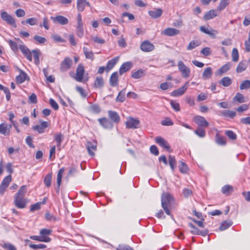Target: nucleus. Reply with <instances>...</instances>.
Segmentation results:
<instances>
[{
    "label": "nucleus",
    "instance_id": "obj_7",
    "mask_svg": "<svg viewBox=\"0 0 250 250\" xmlns=\"http://www.w3.org/2000/svg\"><path fill=\"white\" fill-rule=\"evenodd\" d=\"M84 72V66L82 64H79L76 69V76L75 79L79 82L82 81Z\"/></svg>",
    "mask_w": 250,
    "mask_h": 250
},
{
    "label": "nucleus",
    "instance_id": "obj_13",
    "mask_svg": "<svg viewBox=\"0 0 250 250\" xmlns=\"http://www.w3.org/2000/svg\"><path fill=\"white\" fill-rule=\"evenodd\" d=\"M51 19L54 23H59L61 25H66L68 23L67 18L61 15L57 16L55 17H51Z\"/></svg>",
    "mask_w": 250,
    "mask_h": 250
},
{
    "label": "nucleus",
    "instance_id": "obj_51",
    "mask_svg": "<svg viewBox=\"0 0 250 250\" xmlns=\"http://www.w3.org/2000/svg\"><path fill=\"white\" fill-rule=\"evenodd\" d=\"M1 247L7 250H17L15 246L9 243H4L3 244L1 245Z\"/></svg>",
    "mask_w": 250,
    "mask_h": 250
},
{
    "label": "nucleus",
    "instance_id": "obj_48",
    "mask_svg": "<svg viewBox=\"0 0 250 250\" xmlns=\"http://www.w3.org/2000/svg\"><path fill=\"white\" fill-rule=\"evenodd\" d=\"M250 87V80H245L242 82L240 85L241 90L247 89Z\"/></svg>",
    "mask_w": 250,
    "mask_h": 250
},
{
    "label": "nucleus",
    "instance_id": "obj_36",
    "mask_svg": "<svg viewBox=\"0 0 250 250\" xmlns=\"http://www.w3.org/2000/svg\"><path fill=\"white\" fill-rule=\"evenodd\" d=\"M125 89L121 90L116 98V101L118 102H123L125 99Z\"/></svg>",
    "mask_w": 250,
    "mask_h": 250
},
{
    "label": "nucleus",
    "instance_id": "obj_22",
    "mask_svg": "<svg viewBox=\"0 0 250 250\" xmlns=\"http://www.w3.org/2000/svg\"><path fill=\"white\" fill-rule=\"evenodd\" d=\"M109 118L114 123H119L120 120V117L118 114L115 111L109 110L108 111Z\"/></svg>",
    "mask_w": 250,
    "mask_h": 250
},
{
    "label": "nucleus",
    "instance_id": "obj_2",
    "mask_svg": "<svg viewBox=\"0 0 250 250\" xmlns=\"http://www.w3.org/2000/svg\"><path fill=\"white\" fill-rule=\"evenodd\" d=\"M177 66L178 69L181 72L183 78H188L189 77L190 74V70L182 61H178Z\"/></svg>",
    "mask_w": 250,
    "mask_h": 250
},
{
    "label": "nucleus",
    "instance_id": "obj_63",
    "mask_svg": "<svg viewBox=\"0 0 250 250\" xmlns=\"http://www.w3.org/2000/svg\"><path fill=\"white\" fill-rule=\"evenodd\" d=\"M188 226L191 228V233L193 234L198 235L199 230L191 223H189Z\"/></svg>",
    "mask_w": 250,
    "mask_h": 250
},
{
    "label": "nucleus",
    "instance_id": "obj_41",
    "mask_svg": "<svg viewBox=\"0 0 250 250\" xmlns=\"http://www.w3.org/2000/svg\"><path fill=\"white\" fill-rule=\"evenodd\" d=\"M54 139L57 142V146H60L63 139V135L61 133H57L54 135Z\"/></svg>",
    "mask_w": 250,
    "mask_h": 250
},
{
    "label": "nucleus",
    "instance_id": "obj_30",
    "mask_svg": "<svg viewBox=\"0 0 250 250\" xmlns=\"http://www.w3.org/2000/svg\"><path fill=\"white\" fill-rule=\"evenodd\" d=\"M212 74V68L210 67L206 68L203 72L202 78L204 79H208Z\"/></svg>",
    "mask_w": 250,
    "mask_h": 250
},
{
    "label": "nucleus",
    "instance_id": "obj_29",
    "mask_svg": "<svg viewBox=\"0 0 250 250\" xmlns=\"http://www.w3.org/2000/svg\"><path fill=\"white\" fill-rule=\"evenodd\" d=\"M217 14L214 10H211L208 11L204 16L205 20H209L216 17Z\"/></svg>",
    "mask_w": 250,
    "mask_h": 250
},
{
    "label": "nucleus",
    "instance_id": "obj_52",
    "mask_svg": "<svg viewBox=\"0 0 250 250\" xmlns=\"http://www.w3.org/2000/svg\"><path fill=\"white\" fill-rule=\"evenodd\" d=\"M9 45L11 49L15 52L18 50V44L17 42L10 40L8 41Z\"/></svg>",
    "mask_w": 250,
    "mask_h": 250
},
{
    "label": "nucleus",
    "instance_id": "obj_20",
    "mask_svg": "<svg viewBox=\"0 0 250 250\" xmlns=\"http://www.w3.org/2000/svg\"><path fill=\"white\" fill-rule=\"evenodd\" d=\"M200 29L202 32L209 35L213 38H215V35L218 34L217 31L213 29H207L205 26H203L200 27Z\"/></svg>",
    "mask_w": 250,
    "mask_h": 250
},
{
    "label": "nucleus",
    "instance_id": "obj_27",
    "mask_svg": "<svg viewBox=\"0 0 250 250\" xmlns=\"http://www.w3.org/2000/svg\"><path fill=\"white\" fill-rule=\"evenodd\" d=\"M219 83L225 87H228L231 84L232 80L229 77H224L219 81Z\"/></svg>",
    "mask_w": 250,
    "mask_h": 250
},
{
    "label": "nucleus",
    "instance_id": "obj_39",
    "mask_svg": "<svg viewBox=\"0 0 250 250\" xmlns=\"http://www.w3.org/2000/svg\"><path fill=\"white\" fill-rule=\"evenodd\" d=\"M83 24H77L76 28V33L80 38H82L83 36Z\"/></svg>",
    "mask_w": 250,
    "mask_h": 250
},
{
    "label": "nucleus",
    "instance_id": "obj_58",
    "mask_svg": "<svg viewBox=\"0 0 250 250\" xmlns=\"http://www.w3.org/2000/svg\"><path fill=\"white\" fill-rule=\"evenodd\" d=\"M49 103L51 106L55 110H57L59 109L58 104L56 102L55 100L51 98L49 99Z\"/></svg>",
    "mask_w": 250,
    "mask_h": 250
},
{
    "label": "nucleus",
    "instance_id": "obj_35",
    "mask_svg": "<svg viewBox=\"0 0 250 250\" xmlns=\"http://www.w3.org/2000/svg\"><path fill=\"white\" fill-rule=\"evenodd\" d=\"M27 189L26 187L25 186H21L18 192L15 194V197H25V194L26 192Z\"/></svg>",
    "mask_w": 250,
    "mask_h": 250
},
{
    "label": "nucleus",
    "instance_id": "obj_33",
    "mask_svg": "<svg viewBox=\"0 0 250 250\" xmlns=\"http://www.w3.org/2000/svg\"><path fill=\"white\" fill-rule=\"evenodd\" d=\"M86 5V0H77V8L79 11L82 12L84 10Z\"/></svg>",
    "mask_w": 250,
    "mask_h": 250
},
{
    "label": "nucleus",
    "instance_id": "obj_14",
    "mask_svg": "<svg viewBox=\"0 0 250 250\" xmlns=\"http://www.w3.org/2000/svg\"><path fill=\"white\" fill-rule=\"evenodd\" d=\"M100 125L104 128L111 129L113 127V124L108 119L102 118L98 119Z\"/></svg>",
    "mask_w": 250,
    "mask_h": 250
},
{
    "label": "nucleus",
    "instance_id": "obj_17",
    "mask_svg": "<svg viewBox=\"0 0 250 250\" xmlns=\"http://www.w3.org/2000/svg\"><path fill=\"white\" fill-rule=\"evenodd\" d=\"M97 143L96 142H87L86 144V148L89 154L91 156L94 155V151L96 150Z\"/></svg>",
    "mask_w": 250,
    "mask_h": 250
},
{
    "label": "nucleus",
    "instance_id": "obj_62",
    "mask_svg": "<svg viewBox=\"0 0 250 250\" xmlns=\"http://www.w3.org/2000/svg\"><path fill=\"white\" fill-rule=\"evenodd\" d=\"M170 105L171 106H172V107L176 111H180V105H179V104L174 101H171L170 102Z\"/></svg>",
    "mask_w": 250,
    "mask_h": 250
},
{
    "label": "nucleus",
    "instance_id": "obj_61",
    "mask_svg": "<svg viewBox=\"0 0 250 250\" xmlns=\"http://www.w3.org/2000/svg\"><path fill=\"white\" fill-rule=\"evenodd\" d=\"M26 23L31 25H35L38 23V20L35 18H31L26 20Z\"/></svg>",
    "mask_w": 250,
    "mask_h": 250
},
{
    "label": "nucleus",
    "instance_id": "obj_64",
    "mask_svg": "<svg viewBox=\"0 0 250 250\" xmlns=\"http://www.w3.org/2000/svg\"><path fill=\"white\" fill-rule=\"evenodd\" d=\"M161 124L163 125L170 126L173 125L172 121L169 118H167L162 121Z\"/></svg>",
    "mask_w": 250,
    "mask_h": 250
},
{
    "label": "nucleus",
    "instance_id": "obj_11",
    "mask_svg": "<svg viewBox=\"0 0 250 250\" xmlns=\"http://www.w3.org/2000/svg\"><path fill=\"white\" fill-rule=\"evenodd\" d=\"M19 48L27 59L30 62L32 61V59L31 52L29 49L23 44H20L19 45Z\"/></svg>",
    "mask_w": 250,
    "mask_h": 250
},
{
    "label": "nucleus",
    "instance_id": "obj_12",
    "mask_svg": "<svg viewBox=\"0 0 250 250\" xmlns=\"http://www.w3.org/2000/svg\"><path fill=\"white\" fill-rule=\"evenodd\" d=\"M194 122L200 127H207L209 124L205 118L202 116H196L194 118Z\"/></svg>",
    "mask_w": 250,
    "mask_h": 250
},
{
    "label": "nucleus",
    "instance_id": "obj_60",
    "mask_svg": "<svg viewBox=\"0 0 250 250\" xmlns=\"http://www.w3.org/2000/svg\"><path fill=\"white\" fill-rule=\"evenodd\" d=\"M117 250H133L131 247L128 245H119L117 249Z\"/></svg>",
    "mask_w": 250,
    "mask_h": 250
},
{
    "label": "nucleus",
    "instance_id": "obj_23",
    "mask_svg": "<svg viewBox=\"0 0 250 250\" xmlns=\"http://www.w3.org/2000/svg\"><path fill=\"white\" fill-rule=\"evenodd\" d=\"M247 66V64L245 61H241L238 63L236 67V71L238 73H240L245 71Z\"/></svg>",
    "mask_w": 250,
    "mask_h": 250
},
{
    "label": "nucleus",
    "instance_id": "obj_19",
    "mask_svg": "<svg viewBox=\"0 0 250 250\" xmlns=\"http://www.w3.org/2000/svg\"><path fill=\"white\" fill-rule=\"evenodd\" d=\"M149 15L153 19H157L160 17L163 13V10L161 8L155 9L148 12Z\"/></svg>",
    "mask_w": 250,
    "mask_h": 250
},
{
    "label": "nucleus",
    "instance_id": "obj_1",
    "mask_svg": "<svg viewBox=\"0 0 250 250\" xmlns=\"http://www.w3.org/2000/svg\"><path fill=\"white\" fill-rule=\"evenodd\" d=\"M174 201L173 197L169 193L164 192L161 196L162 207L168 215H170V209Z\"/></svg>",
    "mask_w": 250,
    "mask_h": 250
},
{
    "label": "nucleus",
    "instance_id": "obj_5",
    "mask_svg": "<svg viewBox=\"0 0 250 250\" xmlns=\"http://www.w3.org/2000/svg\"><path fill=\"white\" fill-rule=\"evenodd\" d=\"M72 60L69 57H66L62 62L60 64V69L61 71H66L70 69L72 64Z\"/></svg>",
    "mask_w": 250,
    "mask_h": 250
},
{
    "label": "nucleus",
    "instance_id": "obj_34",
    "mask_svg": "<svg viewBox=\"0 0 250 250\" xmlns=\"http://www.w3.org/2000/svg\"><path fill=\"white\" fill-rule=\"evenodd\" d=\"M229 4V1L228 0H221L219 5L217 7L216 10L218 11L223 10Z\"/></svg>",
    "mask_w": 250,
    "mask_h": 250
},
{
    "label": "nucleus",
    "instance_id": "obj_45",
    "mask_svg": "<svg viewBox=\"0 0 250 250\" xmlns=\"http://www.w3.org/2000/svg\"><path fill=\"white\" fill-rule=\"evenodd\" d=\"M216 142L220 145H225L226 144V141L223 137L220 136L218 134H217L215 136Z\"/></svg>",
    "mask_w": 250,
    "mask_h": 250
},
{
    "label": "nucleus",
    "instance_id": "obj_49",
    "mask_svg": "<svg viewBox=\"0 0 250 250\" xmlns=\"http://www.w3.org/2000/svg\"><path fill=\"white\" fill-rule=\"evenodd\" d=\"M52 177V174L51 173H48L44 178V183L47 187H49L51 186Z\"/></svg>",
    "mask_w": 250,
    "mask_h": 250
},
{
    "label": "nucleus",
    "instance_id": "obj_44",
    "mask_svg": "<svg viewBox=\"0 0 250 250\" xmlns=\"http://www.w3.org/2000/svg\"><path fill=\"white\" fill-rule=\"evenodd\" d=\"M194 133L199 137L203 138L206 135L205 130L201 127L198 126Z\"/></svg>",
    "mask_w": 250,
    "mask_h": 250
},
{
    "label": "nucleus",
    "instance_id": "obj_32",
    "mask_svg": "<svg viewBox=\"0 0 250 250\" xmlns=\"http://www.w3.org/2000/svg\"><path fill=\"white\" fill-rule=\"evenodd\" d=\"M145 75V71L139 69L132 73L131 76L134 79H139Z\"/></svg>",
    "mask_w": 250,
    "mask_h": 250
},
{
    "label": "nucleus",
    "instance_id": "obj_59",
    "mask_svg": "<svg viewBox=\"0 0 250 250\" xmlns=\"http://www.w3.org/2000/svg\"><path fill=\"white\" fill-rule=\"evenodd\" d=\"M41 202H38L36 204L31 205L30 210L31 212H33L35 210H39L41 208Z\"/></svg>",
    "mask_w": 250,
    "mask_h": 250
},
{
    "label": "nucleus",
    "instance_id": "obj_40",
    "mask_svg": "<svg viewBox=\"0 0 250 250\" xmlns=\"http://www.w3.org/2000/svg\"><path fill=\"white\" fill-rule=\"evenodd\" d=\"M168 162L171 169L173 170L176 165L175 156L169 155L168 157Z\"/></svg>",
    "mask_w": 250,
    "mask_h": 250
},
{
    "label": "nucleus",
    "instance_id": "obj_53",
    "mask_svg": "<svg viewBox=\"0 0 250 250\" xmlns=\"http://www.w3.org/2000/svg\"><path fill=\"white\" fill-rule=\"evenodd\" d=\"M225 134L230 139L234 140L236 139V135L231 130H227Z\"/></svg>",
    "mask_w": 250,
    "mask_h": 250
},
{
    "label": "nucleus",
    "instance_id": "obj_55",
    "mask_svg": "<svg viewBox=\"0 0 250 250\" xmlns=\"http://www.w3.org/2000/svg\"><path fill=\"white\" fill-rule=\"evenodd\" d=\"M29 247L33 249H44L46 248V246L44 244H40L38 245H35V244H30L29 245Z\"/></svg>",
    "mask_w": 250,
    "mask_h": 250
},
{
    "label": "nucleus",
    "instance_id": "obj_47",
    "mask_svg": "<svg viewBox=\"0 0 250 250\" xmlns=\"http://www.w3.org/2000/svg\"><path fill=\"white\" fill-rule=\"evenodd\" d=\"M200 44V42L198 41H192L189 42L187 49L188 50H192L195 48L196 47L199 46Z\"/></svg>",
    "mask_w": 250,
    "mask_h": 250
},
{
    "label": "nucleus",
    "instance_id": "obj_25",
    "mask_svg": "<svg viewBox=\"0 0 250 250\" xmlns=\"http://www.w3.org/2000/svg\"><path fill=\"white\" fill-rule=\"evenodd\" d=\"M20 75L17 76L16 77V81L17 83H21L25 81L26 78L27 77V74L22 70L20 69Z\"/></svg>",
    "mask_w": 250,
    "mask_h": 250
},
{
    "label": "nucleus",
    "instance_id": "obj_24",
    "mask_svg": "<svg viewBox=\"0 0 250 250\" xmlns=\"http://www.w3.org/2000/svg\"><path fill=\"white\" fill-rule=\"evenodd\" d=\"M118 60L119 57H115L109 60L107 63L106 66V70L108 71L109 70L111 69L116 64Z\"/></svg>",
    "mask_w": 250,
    "mask_h": 250
},
{
    "label": "nucleus",
    "instance_id": "obj_37",
    "mask_svg": "<svg viewBox=\"0 0 250 250\" xmlns=\"http://www.w3.org/2000/svg\"><path fill=\"white\" fill-rule=\"evenodd\" d=\"M64 170H65L64 168L62 167L59 170V171L58 172L57 183V185H58V186L59 188H60V186L61 184L62 176V174L64 171Z\"/></svg>",
    "mask_w": 250,
    "mask_h": 250
},
{
    "label": "nucleus",
    "instance_id": "obj_54",
    "mask_svg": "<svg viewBox=\"0 0 250 250\" xmlns=\"http://www.w3.org/2000/svg\"><path fill=\"white\" fill-rule=\"evenodd\" d=\"M34 39L37 41L38 43L41 44H43L46 42V40L45 38L36 35L34 37Z\"/></svg>",
    "mask_w": 250,
    "mask_h": 250
},
{
    "label": "nucleus",
    "instance_id": "obj_43",
    "mask_svg": "<svg viewBox=\"0 0 250 250\" xmlns=\"http://www.w3.org/2000/svg\"><path fill=\"white\" fill-rule=\"evenodd\" d=\"M232 222L231 221H226L223 222L220 226L219 229L221 230H224L227 229L231 226Z\"/></svg>",
    "mask_w": 250,
    "mask_h": 250
},
{
    "label": "nucleus",
    "instance_id": "obj_56",
    "mask_svg": "<svg viewBox=\"0 0 250 250\" xmlns=\"http://www.w3.org/2000/svg\"><path fill=\"white\" fill-rule=\"evenodd\" d=\"M12 181V177L11 175H9L5 177L4 179L2 180L1 184L6 185L8 187L10 183Z\"/></svg>",
    "mask_w": 250,
    "mask_h": 250
},
{
    "label": "nucleus",
    "instance_id": "obj_18",
    "mask_svg": "<svg viewBox=\"0 0 250 250\" xmlns=\"http://www.w3.org/2000/svg\"><path fill=\"white\" fill-rule=\"evenodd\" d=\"M231 63L229 62L223 65L218 71L215 73L216 76H222L223 74L228 72L230 68Z\"/></svg>",
    "mask_w": 250,
    "mask_h": 250
},
{
    "label": "nucleus",
    "instance_id": "obj_28",
    "mask_svg": "<svg viewBox=\"0 0 250 250\" xmlns=\"http://www.w3.org/2000/svg\"><path fill=\"white\" fill-rule=\"evenodd\" d=\"M83 50L84 56L86 59L91 60L94 59V55L92 51L89 50V49L86 47H83Z\"/></svg>",
    "mask_w": 250,
    "mask_h": 250
},
{
    "label": "nucleus",
    "instance_id": "obj_6",
    "mask_svg": "<svg viewBox=\"0 0 250 250\" xmlns=\"http://www.w3.org/2000/svg\"><path fill=\"white\" fill-rule=\"evenodd\" d=\"M40 125H36L32 127V129L34 130H37L39 133L42 134L44 132L45 128H46L49 125L47 122L40 121Z\"/></svg>",
    "mask_w": 250,
    "mask_h": 250
},
{
    "label": "nucleus",
    "instance_id": "obj_10",
    "mask_svg": "<svg viewBox=\"0 0 250 250\" xmlns=\"http://www.w3.org/2000/svg\"><path fill=\"white\" fill-rule=\"evenodd\" d=\"M188 82H186L183 86L181 87L177 90L173 91L171 93V96L174 97H178L183 95L188 89Z\"/></svg>",
    "mask_w": 250,
    "mask_h": 250
},
{
    "label": "nucleus",
    "instance_id": "obj_42",
    "mask_svg": "<svg viewBox=\"0 0 250 250\" xmlns=\"http://www.w3.org/2000/svg\"><path fill=\"white\" fill-rule=\"evenodd\" d=\"M233 100L234 101H236L239 103H243L245 102L244 96L243 94L239 92L236 93Z\"/></svg>",
    "mask_w": 250,
    "mask_h": 250
},
{
    "label": "nucleus",
    "instance_id": "obj_31",
    "mask_svg": "<svg viewBox=\"0 0 250 250\" xmlns=\"http://www.w3.org/2000/svg\"><path fill=\"white\" fill-rule=\"evenodd\" d=\"M110 84L112 86H115L118 84V73L114 72L110 78Z\"/></svg>",
    "mask_w": 250,
    "mask_h": 250
},
{
    "label": "nucleus",
    "instance_id": "obj_46",
    "mask_svg": "<svg viewBox=\"0 0 250 250\" xmlns=\"http://www.w3.org/2000/svg\"><path fill=\"white\" fill-rule=\"evenodd\" d=\"M232 61L234 62H236L239 60V54L238 50L236 48H234L232 51Z\"/></svg>",
    "mask_w": 250,
    "mask_h": 250
},
{
    "label": "nucleus",
    "instance_id": "obj_3",
    "mask_svg": "<svg viewBox=\"0 0 250 250\" xmlns=\"http://www.w3.org/2000/svg\"><path fill=\"white\" fill-rule=\"evenodd\" d=\"M28 200L25 197L14 196V203L15 206L19 208H24L26 207Z\"/></svg>",
    "mask_w": 250,
    "mask_h": 250
},
{
    "label": "nucleus",
    "instance_id": "obj_50",
    "mask_svg": "<svg viewBox=\"0 0 250 250\" xmlns=\"http://www.w3.org/2000/svg\"><path fill=\"white\" fill-rule=\"evenodd\" d=\"M180 171L183 173H186L188 172V168L187 165L182 161L180 162V164L179 166Z\"/></svg>",
    "mask_w": 250,
    "mask_h": 250
},
{
    "label": "nucleus",
    "instance_id": "obj_15",
    "mask_svg": "<svg viewBox=\"0 0 250 250\" xmlns=\"http://www.w3.org/2000/svg\"><path fill=\"white\" fill-rule=\"evenodd\" d=\"M180 33V31L174 28H167L162 31V34L167 36H173Z\"/></svg>",
    "mask_w": 250,
    "mask_h": 250
},
{
    "label": "nucleus",
    "instance_id": "obj_21",
    "mask_svg": "<svg viewBox=\"0 0 250 250\" xmlns=\"http://www.w3.org/2000/svg\"><path fill=\"white\" fill-rule=\"evenodd\" d=\"M132 64L131 62H127L124 63L120 67L119 73L120 75L129 70L132 67Z\"/></svg>",
    "mask_w": 250,
    "mask_h": 250
},
{
    "label": "nucleus",
    "instance_id": "obj_4",
    "mask_svg": "<svg viewBox=\"0 0 250 250\" xmlns=\"http://www.w3.org/2000/svg\"><path fill=\"white\" fill-rule=\"evenodd\" d=\"M140 121L135 118L129 117L125 122L126 127L127 128H138L139 127Z\"/></svg>",
    "mask_w": 250,
    "mask_h": 250
},
{
    "label": "nucleus",
    "instance_id": "obj_57",
    "mask_svg": "<svg viewBox=\"0 0 250 250\" xmlns=\"http://www.w3.org/2000/svg\"><path fill=\"white\" fill-rule=\"evenodd\" d=\"M40 27H44L46 30H48L49 28V21L46 17H44L43 19V23H41L40 25Z\"/></svg>",
    "mask_w": 250,
    "mask_h": 250
},
{
    "label": "nucleus",
    "instance_id": "obj_16",
    "mask_svg": "<svg viewBox=\"0 0 250 250\" xmlns=\"http://www.w3.org/2000/svg\"><path fill=\"white\" fill-rule=\"evenodd\" d=\"M155 140L156 143L162 147L165 148L167 150L170 149V146L168 142L162 137L160 136L157 137Z\"/></svg>",
    "mask_w": 250,
    "mask_h": 250
},
{
    "label": "nucleus",
    "instance_id": "obj_26",
    "mask_svg": "<svg viewBox=\"0 0 250 250\" xmlns=\"http://www.w3.org/2000/svg\"><path fill=\"white\" fill-rule=\"evenodd\" d=\"M0 133L5 136L9 135V128L6 124L2 123L0 125Z\"/></svg>",
    "mask_w": 250,
    "mask_h": 250
},
{
    "label": "nucleus",
    "instance_id": "obj_8",
    "mask_svg": "<svg viewBox=\"0 0 250 250\" xmlns=\"http://www.w3.org/2000/svg\"><path fill=\"white\" fill-rule=\"evenodd\" d=\"M1 18L4 21H6L7 23L14 25L16 27L15 21L12 16L9 15L6 11H3L1 13Z\"/></svg>",
    "mask_w": 250,
    "mask_h": 250
},
{
    "label": "nucleus",
    "instance_id": "obj_9",
    "mask_svg": "<svg viewBox=\"0 0 250 250\" xmlns=\"http://www.w3.org/2000/svg\"><path fill=\"white\" fill-rule=\"evenodd\" d=\"M140 48L144 52H150L154 50V46L150 42L145 41L141 43Z\"/></svg>",
    "mask_w": 250,
    "mask_h": 250
},
{
    "label": "nucleus",
    "instance_id": "obj_38",
    "mask_svg": "<svg viewBox=\"0 0 250 250\" xmlns=\"http://www.w3.org/2000/svg\"><path fill=\"white\" fill-rule=\"evenodd\" d=\"M104 83V82L102 77H97L95 81L94 86L96 88H101L103 86Z\"/></svg>",
    "mask_w": 250,
    "mask_h": 250
}]
</instances>
